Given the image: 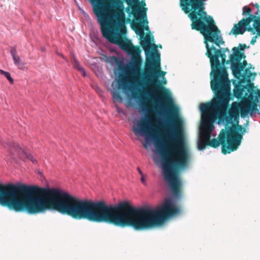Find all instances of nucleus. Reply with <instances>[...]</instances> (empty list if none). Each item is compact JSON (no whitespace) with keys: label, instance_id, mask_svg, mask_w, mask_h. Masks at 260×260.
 <instances>
[{"label":"nucleus","instance_id":"nucleus-2","mask_svg":"<svg viewBox=\"0 0 260 260\" xmlns=\"http://www.w3.org/2000/svg\"><path fill=\"white\" fill-rule=\"evenodd\" d=\"M180 211L170 198L165 200L158 210H155L148 207L135 208L127 202L108 205L104 201L82 200L72 195L69 216L142 231L161 224L167 218Z\"/></svg>","mask_w":260,"mask_h":260},{"label":"nucleus","instance_id":"nucleus-6","mask_svg":"<svg viewBox=\"0 0 260 260\" xmlns=\"http://www.w3.org/2000/svg\"><path fill=\"white\" fill-rule=\"evenodd\" d=\"M127 4L125 12L128 17L126 18V22L131 23L132 28L141 37L144 36V28L142 25L143 22L148 21L146 19L147 8H145L146 4L144 1L140 2V0H123Z\"/></svg>","mask_w":260,"mask_h":260},{"label":"nucleus","instance_id":"nucleus-28","mask_svg":"<svg viewBox=\"0 0 260 260\" xmlns=\"http://www.w3.org/2000/svg\"><path fill=\"white\" fill-rule=\"evenodd\" d=\"M251 29H252L251 28H249L248 29V30H251Z\"/></svg>","mask_w":260,"mask_h":260},{"label":"nucleus","instance_id":"nucleus-27","mask_svg":"<svg viewBox=\"0 0 260 260\" xmlns=\"http://www.w3.org/2000/svg\"><path fill=\"white\" fill-rule=\"evenodd\" d=\"M112 58H113L114 60H116V59H117L116 57H115V56L113 57Z\"/></svg>","mask_w":260,"mask_h":260},{"label":"nucleus","instance_id":"nucleus-14","mask_svg":"<svg viewBox=\"0 0 260 260\" xmlns=\"http://www.w3.org/2000/svg\"><path fill=\"white\" fill-rule=\"evenodd\" d=\"M73 66L74 68L78 70L79 71H80V69H82V68L80 66L79 63L75 58V57H73Z\"/></svg>","mask_w":260,"mask_h":260},{"label":"nucleus","instance_id":"nucleus-22","mask_svg":"<svg viewBox=\"0 0 260 260\" xmlns=\"http://www.w3.org/2000/svg\"><path fill=\"white\" fill-rule=\"evenodd\" d=\"M254 6H255L256 8H259V5H258V4H257V3H256V4H255L254 5Z\"/></svg>","mask_w":260,"mask_h":260},{"label":"nucleus","instance_id":"nucleus-1","mask_svg":"<svg viewBox=\"0 0 260 260\" xmlns=\"http://www.w3.org/2000/svg\"><path fill=\"white\" fill-rule=\"evenodd\" d=\"M140 44L146 54L145 70L143 72V84L138 78L141 73L142 59L140 56L141 50L139 54L131 52V49L126 51L131 55V61L124 69L126 76L121 75L118 81L119 87L125 89L128 83V78L131 83L140 87L145 85L150 90V93L154 95L160 93V99L164 101L161 104L164 111L168 110L169 120L166 123H158L157 127L163 130L166 135L168 143L167 145L162 142L155 133L152 127L149 124L148 118L141 119L136 125L133 126V131L136 136L145 135L147 139H152L161 160L164 170V175H179V170L185 168L189 161L190 154L186 146L181 127V121L179 116L178 107L174 104L166 88L161 85L157 79V76L164 77L166 72L161 71L160 62V55L156 50V46L151 43L150 39L153 41V37L147 35L141 37ZM130 42H131L130 41Z\"/></svg>","mask_w":260,"mask_h":260},{"label":"nucleus","instance_id":"nucleus-13","mask_svg":"<svg viewBox=\"0 0 260 260\" xmlns=\"http://www.w3.org/2000/svg\"><path fill=\"white\" fill-rule=\"evenodd\" d=\"M0 73L1 74L4 75L11 84L13 83V79L11 77V75L9 72L0 70Z\"/></svg>","mask_w":260,"mask_h":260},{"label":"nucleus","instance_id":"nucleus-10","mask_svg":"<svg viewBox=\"0 0 260 260\" xmlns=\"http://www.w3.org/2000/svg\"><path fill=\"white\" fill-rule=\"evenodd\" d=\"M132 95L133 97L134 98H139L140 99H141V103H140V107L143 111H148V107L147 104L143 101L141 98L138 96V92H132Z\"/></svg>","mask_w":260,"mask_h":260},{"label":"nucleus","instance_id":"nucleus-23","mask_svg":"<svg viewBox=\"0 0 260 260\" xmlns=\"http://www.w3.org/2000/svg\"><path fill=\"white\" fill-rule=\"evenodd\" d=\"M255 42V40H253L252 39V40H251V43L252 44H254V42Z\"/></svg>","mask_w":260,"mask_h":260},{"label":"nucleus","instance_id":"nucleus-24","mask_svg":"<svg viewBox=\"0 0 260 260\" xmlns=\"http://www.w3.org/2000/svg\"><path fill=\"white\" fill-rule=\"evenodd\" d=\"M144 28L146 29V30H148L149 29V27L147 25L146 27H144Z\"/></svg>","mask_w":260,"mask_h":260},{"label":"nucleus","instance_id":"nucleus-29","mask_svg":"<svg viewBox=\"0 0 260 260\" xmlns=\"http://www.w3.org/2000/svg\"><path fill=\"white\" fill-rule=\"evenodd\" d=\"M166 80H165V81L164 82V84H166Z\"/></svg>","mask_w":260,"mask_h":260},{"label":"nucleus","instance_id":"nucleus-15","mask_svg":"<svg viewBox=\"0 0 260 260\" xmlns=\"http://www.w3.org/2000/svg\"><path fill=\"white\" fill-rule=\"evenodd\" d=\"M255 25L254 26V28L257 31V34L260 36V21H255Z\"/></svg>","mask_w":260,"mask_h":260},{"label":"nucleus","instance_id":"nucleus-21","mask_svg":"<svg viewBox=\"0 0 260 260\" xmlns=\"http://www.w3.org/2000/svg\"><path fill=\"white\" fill-rule=\"evenodd\" d=\"M137 170H138V171L139 173H140V174L141 175H143V174L142 172L141 171V170H140V168H137Z\"/></svg>","mask_w":260,"mask_h":260},{"label":"nucleus","instance_id":"nucleus-9","mask_svg":"<svg viewBox=\"0 0 260 260\" xmlns=\"http://www.w3.org/2000/svg\"><path fill=\"white\" fill-rule=\"evenodd\" d=\"M10 53L12 56L14 64L20 70H24L25 68V63L21 60L19 56L17 54V51L15 48L11 49Z\"/></svg>","mask_w":260,"mask_h":260},{"label":"nucleus","instance_id":"nucleus-7","mask_svg":"<svg viewBox=\"0 0 260 260\" xmlns=\"http://www.w3.org/2000/svg\"><path fill=\"white\" fill-rule=\"evenodd\" d=\"M233 55L232 60L233 63L231 66L232 74L236 78L241 76V72L245 68L247 63L246 60L241 62L242 58H245L244 52H240L238 48L236 47L233 48Z\"/></svg>","mask_w":260,"mask_h":260},{"label":"nucleus","instance_id":"nucleus-16","mask_svg":"<svg viewBox=\"0 0 260 260\" xmlns=\"http://www.w3.org/2000/svg\"><path fill=\"white\" fill-rule=\"evenodd\" d=\"M27 157L29 159L32 163H37V160L33 157V156L29 154L27 155Z\"/></svg>","mask_w":260,"mask_h":260},{"label":"nucleus","instance_id":"nucleus-26","mask_svg":"<svg viewBox=\"0 0 260 260\" xmlns=\"http://www.w3.org/2000/svg\"><path fill=\"white\" fill-rule=\"evenodd\" d=\"M155 102H160V101L158 100L157 99H155Z\"/></svg>","mask_w":260,"mask_h":260},{"label":"nucleus","instance_id":"nucleus-12","mask_svg":"<svg viewBox=\"0 0 260 260\" xmlns=\"http://www.w3.org/2000/svg\"><path fill=\"white\" fill-rule=\"evenodd\" d=\"M112 98L114 102L118 101L121 102L122 100V98L120 94L116 91H113L112 92Z\"/></svg>","mask_w":260,"mask_h":260},{"label":"nucleus","instance_id":"nucleus-3","mask_svg":"<svg viewBox=\"0 0 260 260\" xmlns=\"http://www.w3.org/2000/svg\"><path fill=\"white\" fill-rule=\"evenodd\" d=\"M71 196L58 188L0 183V204L17 212L36 214L55 210L69 215Z\"/></svg>","mask_w":260,"mask_h":260},{"label":"nucleus","instance_id":"nucleus-20","mask_svg":"<svg viewBox=\"0 0 260 260\" xmlns=\"http://www.w3.org/2000/svg\"><path fill=\"white\" fill-rule=\"evenodd\" d=\"M222 52H224V53H225L226 52H230V50L228 48H222L221 49Z\"/></svg>","mask_w":260,"mask_h":260},{"label":"nucleus","instance_id":"nucleus-19","mask_svg":"<svg viewBox=\"0 0 260 260\" xmlns=\"http://www.w3.org/2000/svg\"><path fill=\"white\" fill-rule=\"evenodd\" d=\"M79 71L82 73V74L83 76L85 77L86 76V73L83 68L80 69Z\"/></svg>","mask_w":260,"mask_h":260},{"label":"nucleus","instance_id":"nucleus-5","mask_svg":"<svg viewBox=\"0 0 260 260\" xmlns=\"http://www.w3.org/2000/svg\"><path fill=\"white\" fill-rule=\"evenodd\" d=\"M202 121L203 126L207 131L205 136L207 145L216 148L221 144L222 153L224 154L236 150L241 144L243 135L246 132V128L241 125L233 124L232 126H226L225 129H221L217 139H210L211 132L214 127L211 114L203 113Z\"/></svg>","mask_w":260,"mask_h":260},{"label":"nucleus","instance_id":"nucleus-18","mask_svg":"<svg viewBox=\"0 0 260 260\" xmlns=\"http://www.w3.org/2000/svg\"><path fill=\"white\" fill-rule=\"evenodd\" d=\"M141 181L143 184L145 185H146V182L144 175H141Z\"/></svg>","mask_w":260,"mask_h":260},{"label":"nucleus","instance_id":"nucleus-8","mask_svg":"<svg viewBox=\"0 0 260 260\" xmlns=\"http://www.w3.org/2000/svg\"><path fill=\"white\" fill-rule=\"evenodd\" d=\"M251 12V9L249 7L244 6L243 8V15H249V16L247 18L242 19L237 24L234 25L231 33L237 35L239 34H243L246 30V27L249 24L250 22L255 18V16L250 14Z\"/></svg>","mask_w":260,"mask_h":260},{"label":"nucleus","instance_id":"nucleus-11","mask_svg":"<svg viewBox=\"0 0 260 260\" xmlns=\"http://www.w3.org/2000/svg\"><path fill=\"white\" fill-rule=\"evenodd\" d=\"M206 133L203 134V139L200 140L198 143V148L200 150H204L207 145V140L205 138Z\"/></svg>","mask_w":260,"mask_h":260},{"label":"nucleus","instance_id":"nucleus-30","mask_svg":"<svg viewBox=\"0 0 260 260\" xmlns=\"http://www.w3.org/2000/svg\"><path fill=\"white\" fill-rule=\"evenodd\" d=\"M159 47L161 48V45L159 46Z\"/></svg>","mask_w":260,"mask_h":260},{"label":"nucleus","instance_id":"nucleus-4","mask_svg":"<svg viewBox=\"0 0 260 260\" xmlns=\"http://www.w3.org/2000/svg\"><path fill=\"white\" fill-rule=\"evenodd\" d=\"M93 12L101 25L103 37L109 42L117 45L120 48L139 54V49L133 47L126 38L124 6L122 0H89Z\"/></svg>","mask_w":260,"mask_h":260},{"label":"nucleus","instance_id":"nucleus-25","mask_svg":"<svg viewBox=\"0 0 260 260\" xmlns=\"http://www.w3.org/2000/svg\"><path fill=\"white\" fill-rule=\"evenodd\" d=\"M144 147L145 148H147V146L146 144H144Z\"/></svg>","mask_w":260,"mask_h":260},{"label":"nucleus","instance_id":"nucleus-17","mask_svg":"<svg viewBox=\"0 0 260 260\" xmlns=\"http://www.w3.org/2000/svg\"><path fill=\"white\" fill-rule=\"evenodd\" d=\"M237 48H238L239 51L241 52V51H243L245 49L246 45L239 44L238 47Z\"/></svg>","mask_w":260,"mask_h":260}]
</instances>
